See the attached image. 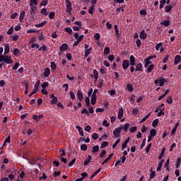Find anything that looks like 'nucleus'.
<instances>
[{"mask_svg":"<svg viewBox=\"0 0 181 181\" xmlns=\"http://www.w3.org/2000/svg\"><path fill=\"white\" fill-rule=\"evenodd\" d=\"M49 98H52V100L50 101L51 104L52 105H54L59 103V100L57 99V97L54 96V94L51 93L49 95Z\"/></svg>","mask_w":181,"mask_h":181,"instance_id":"1","label":"nucleus"},{"mask_svg":"<svg viewBox=\"0 0 181 181\" xmlns=\"http://www.w3.org/2000/svg\"><path fill=\"white\" fill-rule=\"evenodd\" d=\"M121 131H122V127L116 128L113 132V135L115 138H118L121 135Z\"/></svg>","mask_w":181,"mask_h":181,"instance_id":"2","label":"nucleus"},{"mask_svg":"<svg viewBox=\"0 0 181 181\" xmlns=\"http://www.w3.org/2000/svg\"><path fill=\"white\" fill-rule=\"evenodd\" d=\"M13 60L11 59V57H9L8 55H4V63H6L7 64H11V63H13Z\"/></svg>","mask_w":181,"mask_h":181,"instance_id":"3","label":"nucleus"},{"mask_svg":"<svg viewBox=\"0 0 181 181\" xmlns=\"http://www.w3.org/2000/svg\"><path fill=\"white\" fill-rule=\"evenodd\" d=\"M122 66L123 70H127V69L129 67V61L124 59L122 62Z\"/></svg>","mask_w":181,"mask_h":181,"instance_id":"4","label":"nucleus"},{"mask_svg":"<svg viewBox=\"0 0 181 181\" xmlns=\"http://www.w3.org/2000/svg\"><path fill=\"white\" fill-rule=\"evenodd\" d=\"M67 49H69V45H67L66 43H64L59 47V52H62V53H63L64 52H65V50H67Z\"/></svg>","mask_w":181,"mask_h":181,"instance_id":"5","label":"nucleus"},{"mask_svg":"<svg viewBox=\"0 0 181 181\" xmlns=\"http://www.w3.org/2000/svg\"><path fill=\"white\" fill-rule=\"evenodd\" d=\"M123 117H124V109L122 107H120L119 109L117 118L118 119H122Z\"/></svg>","mask_w":181,"mask_h":181,"instance_id":"6","label":"nucleus"},{"mask_svg":"<svg viewBox=\"0 0 181 181\" xmlns=\"http://www.w3.org/2000/svg\"><path fill=\"white\" fill-rule=\"evenodd\" d=\"M43 76L44 77H49V76H50V68L47 67L45 69V71L43 73Z\"/></svg>","mask_w":181,"mask_h":181,"instance_id":"7","label":"nucleus"},{"mask_svg":"<svg viewBox=\"0 0 181 181\" xmlns=\"http://www.w3.org/2000/svg\"><path fill=\"white\" fill-rule=\"evenodd\" d=\"M90 103L92 105H95V103H97V95H92L90 98Z\"/></svg>","mask_w":181,"mask_h":181,"instance_id":"8","label":"nucleus"},{"mask_svg":"<svg viewBox=\"0 0 181 181\" xmlns=\"http://www.w3.org/2000/svg\"><path fill=\"white\" fill-rule=\"evenodd\" d=\"M30 15H33V13H35V11L37 10V8L33 6L32 4H30Z\"/></svg>","mask_w":181,"mask_h":181,"instance_id":"9","label":"nucleus"},{"mask_svg":"<svg viewBox=\"0 0 181 181\" xmlns=\"http://www.w3.org/2000/svg\"><path fill=\"white\" fill-rule=\"evenodd\" d=\"M165 162V160L161 159L160 163H158V166L157 168V172H160L162 170V166L163 165V163Z\"/></svg>","mask_w":181,"mask_h":181,"instance_id":"10","label":"nucleus"},{"mask_svg":"<svg viewBox=\"0 0 181 181\" xmlns=\"http://www.w3.org/2000/svg\"><path fill=\"white\" fill-rule=\"evenodd\" d=\"M181 62V57L180 55H176L175 57V60H174V64H179V63H180Z\"/></svg>","mask_w":181,"mask_h":181,"instance_id":"11","label":"nucleus"},{"mask_svg":"<svg viewBox=\"0 0 181 181\" xmlns=\"http://www.w3.org/2000/svg\"><path fill=\"white\" fill-rule=\"evenodd\" d=\"M142 67H144V66L142 65V63H139L135 69V71H142L143 69Z\"/></svg>","mask_w":181,"mask_h":181,"instance_id":"12","label":"nucleus"},{"mask_svg":"<svg viewBox=\"0 0 181 181\" xmlns=\"http://www.w3.org/2000/svg\"><path fill=\"white\" fill-rule=\"evenodd\" d=\"M71 11H73V7H71V4H66V13L69 15H71Z\"/></svg>","mask_w":181,"mask_h":181,"instance_id":"13","label":"nucleus"},{"mask_svg":"<svg viewBox=\"0 0 181 181\" xmlns=\"http://www.w3.org/2000/svg\"><path fill=\"white\" fill-rule=\"evenodd\" d=\"M10 52V46L9 44L4 45V54H8Z\"/></svg>","mask_w":181,"mask_h":181,"instance_id":"14","label":"nucleus"},{"mask_svg":"<svg viewBox=\"0 0 181 181\" xmlns=\"http://www.w3.org/2000/svg\"><path fill=\"white\" fill-rule=\"evenodd\" d=\"M92 159L93 158H91V156L88 155V158H86V160L83 163V165L87 166V165H88V163H90V162H91Z\"/></svg>","mask_w":181,"mask_h":181,"instance_id":"15","label":"nucleus"},{"mask_svg":"<svg viewBox=\"0 0 181 181\" xmlns=\"http://www.w3.org/2000/svg\"><path fill=\"white\" fill-rule=\"evenodd\" d=\"M147 35L145 34V30H143L141 33H140V35L139 37L140 39H143L144 40H145V39H146Z\"/></svg>","mask_w":181,"mask_h":181,"instance_id":"16","label":"nucleus"},{"mask_svg":"<svg viewBox=\"0 0 181 181\" xmlns=\"http://www.w3.org/2000/svg\"><path fill=\"white\" fill-rule=\"evenodd\" d=\"M77 97L79 101H83V93H81V90H78L77 92Z\"/></svg>","mask_w":181,"mask_h":181,"instance_id":"17","label":"nucleus"},{"mask_svg":"<svg viewBox=\"0 0 181 181\" xmlns=\"http://www.w3.org/2000/svg\"><path fill=\"white\" fill-rule=\"evenodd\" d=\"M76 129H78V132L79 133V135H81V136H84V132H83V128H81V127L76 126Z\"/></svg>","mask_w":181,"mask_h":181,"instance_id":"18","label":"nucleus"},{"mask_svg":"<svg viewBox=\"0 0 181 181\" xmlns=\"http://www.w3.org/2000/svg\"><path fill=\"white\" fill-rule=\"evenodd\" d=\"M46 23H47V21H44L41 23L35 24V28H43Z\"/></svg>","mask_w":181,"mask_h":181,"instance_id":"19","label":"nucleus"},{"mask_svg":"<svg viewBox=\"0 0 181 181\" xmlns=\"http://www.w3.org/2000/svg\"><path fill=\"white\" fill-rule=\"evenodd\" d=\"M95 10V5L90 6L88 9V13H90V15H93V13H94Z\"/></svg>","mask_w":181,"mask_h":181,"instance_id":"20","label":"nucleus"},{"mask_svg":"<svg viewBox=\"0 0 181 181\" xmlns=\"http://www.w3.org/2000/svg\"><path fill=\"white\" fill-rule=\"evenodd\" d=\"M127 89L129 93H132V91H134V86H132V84L128 83L127 85Z\"/></svg>","mask_w":181,"mask_h":181,"instance_id":"21","label":"nucleus"},{"mask_svg":"<svg viewBox=\"0 0 181 181\" xmlns=\"http://www.w3.org/2000/svg\"><path fill=\"white\" fill-rule=\"evenodd\" d=\"M160 25H163V26H165L166 28H168V26L170 25V21L169 20L164 21L160 23Z\"/></svg>","mask_w":181,"mask_h":181,"instance_id":"22","label":"nucleus"},{"mask_svg":"<svg viewBox=\"0 0 181 181\" xmlns=\"http://www.w3.org/2000/svg\"><path fill=\"white\" fill-rule=\"evenodd\" d=\"M91 50H93L92 47L88 48V49L85 50V57H88L90 53H91Z\"/></svg>","mask_w":181,"mask_h":181,"instance_id":"23","label":"nucleus"},{"mask_svg":"<svg viewBox=\"0 0 181 181\" xmlns=\"http://www.w3.org/2000/svg\"><path fill=\"white\" fill-rule=\"evenodd\" d=\"M98 151H100V146H98V145L94 146L92 148L93 153H96V152H98Z\"/></svg>","mask_w":181,"mask_h":181,"instance_id":"24","label":"nucleus"},{"mask_svg":"<svg viewBox=\"0 0 181 181\" xmlns=\"http://www.w3.org/2000/svg\"><path fill=\"white\" fill-rule=\"evenodd\" d=\"M180 163H181V158H177V161L175 163V169H179V168L180 167Z\"/></svg>","mask_w":181,"mask_h":181,"instance_id":"25","label":"nucleus"},{"mask_svg":"<svg viewBox=\"0 0 181 181\" xmlns=\"http://www.w3.org/2000/svg\"><path fill=\"white\" fill-rule=\"evenodd\" d=\"M93 76L95 81H97V80H98V71H97V69H93Z\"/></svg>","mask_w":181,"mask_h":181,"instance_id":"26","label":"nucleus"},{"mask_svg":"<svg viewBox=\"0 0 181 181\" xmlns=\"http://www.w3.org/2000/svg\"><path fill=\"white\" fill-rule=\"evenodd\" d=\"M154 69H155V65L151 64V65L147 68L146 73H151V72H152V70H153Z\"/></svg>","mask_w":181,"mask_h":181,"instance_id":"27","label":"nucleus"},{"mask_svg":"<svg viewBox=\"0 0 181 181\" xmlns=\"http://www.w3.org/2000/svg\"><path fill=\"white\" fill-rule=\"evenodd\" d=\"M158 124H159V119H156L152 122V127L153 128H156V127H158Z\"/></svg>","mask_w":181,"mask_h":181,"instance_id":"28","label":"nucleus"},{"mask_svg":"<svg viewBox=\"0 0 181 181\" xmlns=\"http://www.w3.org/2000/svg\"><path fill=\"white\" fill-rule=\"evenodd\" d=\"M149 117H151V112L148 113L147 115H146L143 119H141L140 124L145 122V121H146L148 119V118H149Z\"/></svg>","mask_w":181,"mask_h":181,"instance_id":"29","label":"nucleus"},{"mask_svg":"<svg viewBox=\"0 0 181 181\" xmlns=\"http://www.w3.org/2000/svg\"><path fill=\"white\" fill-rule=\"evenodd\" d=\"M144 67L145 69H146V67H148V66H149V64H152V62H150V60L148 59H144Z\"/></svg>","mask_w":181,"mask_h":181,"instance_id":"30","label":"nucleus"},{"mask_svg":"<svg viewBox=\"0 0 181 181\" xmlns=\"http://www.w3.org/2000/svg\"><path fill=\"white\" fill-rule=\"evenodd\" d=\"M173 8V6H172V5L165 6V11L168 13H169L170 11H172V8Z\"/></svg>","mask_w":181,"mask_h":181,"instance_id":"31","label":"nucleus"},{"mask_svg":"<svg viewBox=\"0 0 181 181\" xmlns=\"http://www.w3.org/2000/svg\"><path fill=\"white\" fill-rule=\"evenodd\" d=\"M101 172V168L98 169L91 176L90 179H93V177H95L97 176V174Z\"/></svg>","mask_w":181,"mask_h":181,"instance_id":"32","label":"nucleus"},{"mask_svg":"<svg viewBox=\"0 0 181 181\" xmlns=\"http://www.w3.org/2000/svg\"><path fill=\"white\" fill-rule=\"evenodd\" d=\"M150 136H156V129H152L151 131H150Z\"/></svg>","mask_w":181,"mask_h":181,"instance_id":"33","label":"nucleus"},{"mask_svg":"<svg viewBox=\"0 0 181 181\" xmlns=\"http://www.w3.org/2000/svg\"><path fill=\"white\" fill-rule=\"evenodd\" d=\"M105 155H107V151H105V149L102 150V152L99 154V158H104V156H105Z\"/></svg>","mask_w":181,"mask_h":181,"instance_id":"34","label":"nucleus"},{"mask_svg":"<svg viewBox=\"0 0 181 181\" xmlns=\"http://www.w3.org/2000/svg\"><path fill=\"white\" fill-rule=\"evenodd\" d=\"M110 52H111V49H110V47H105V49H104V54L105 55L110 54Z\"/></svg>","mask_w":181,"mask_h":181,"instance_id":"35","label":"nucleus"},{"mask_svg":"<svg viewBox=\"0 0 181 181\" xmlns=\"http://www.w3.org/2000/svg\"><path fill=\"white\" fill-rule=\"evenodd\" d=\"M152 146V143H150L146 147V153H149V151H151V148Z\"/></svg>","mask_w":181,"mask_h":181,"instance_id":"36","label":"nucleus"},{"mask_svg":"<svg viewBox=\"0 0 181 181\" xmlns=\"http://www.w3.org/2000/svg\"><path fill=\"white\" fill-rule=\"evenodd\" d=\"M108 146V141H103L102 144H101V146H100V149H104V148Z\"/></svg>","mask_w":181,"mask_h":181,"instance_id":"37","label":"nucleus"},{"mask_svg":"<svg viewBox=\"0 0 181 181\" xmlns=\"http://www.w3.org/2000/svg\"><path fill=\"white\" fill-rule=\"evenodd\" d=\"M51 69L52 70H56L57 69V65H56V62H51Z\"/></svg>","mask_w":181,"mask_h":181,"instance_id":"38","label":"nucleus"},{"mask_svg":"<svg viewBox=\"0 0 181 181\" xmlns=\"http://www.w3.org/2000/svg\"><path fill=\"white\" fill-rule=\"evenodd\" d=\"M165 107L161 109L160 112H158V117H162V115H165Z\"/></svg>","mask_w":181,"mask_h":181,"instance_id":"39","label":"nucleus"},{"mask_svg":"<svg viewBox=\"0 0 181 181\" xmlns=\"http://www.w3.org/2000/svg\"><path fill=\"white\" fill-rule=\"evenodd\" d=\"M25 11H22L20 14V16H19V21L20 22H22L23 18H25Z\"/></svg>","mask_w":181,"mask_h":181,"instance_id":"40","label":"nucleus"},{"mask_svg":"<svg viewBox=\"0 0 181 181\" xmlns=\"http://www.w3.org/2000/svg\"><path fill=\"white\" fill-rule=\"evenodd\" d=\"M165 78H160V82H159V86L160 87H163V84H165Z\"/></svg>","mask_w":181,"mask_h":181,"instance_id":"41","label":"nucleus"},{"mask_svg":"<svg viewBox=\"0 0 181 181\" xmlns=\"http://www.w3.org/2000/svg\"><path fill=\"white\" fill-rule=\"evenodd\" d=\"M103 86H104V80H100L97 87L98 88H103Z\"/></svg>","mask_w":181,"mask_h":181,"instance_id":"42","label":"nucleus"},{"mask_svg":"<svg viewBox=\"0 0 181 181\" xmlns=\"http://www.w3.org/2000/svg\"><path fill=\"white\" fill-rule=\"evenodd\" d=\"M64 30H65V32H66L69 35H71L73 33V30L70 28H65Z\"/></svg>","mask_w":181,"mask_h":181,"instance_id":"43","label":"nucleus"},{"mask_svg":"<svg viewBox=\"0 0 181 181\" xmlns=\"http://www.w3.org/2000/svg\"><path fill=\"white\" fill-rule=\"evenodd\" d=\"M38 50L39 52H40V50H42V52H46V50H47V47H46V45H43L38 49Z\"/></svg>","mask_w":181,"mask_h":181,"instance_id":"44","label":"nucleus"},{"mask_svg":"<svg viewBox=\"0 0 181 181\" xmlns=\"http://www.w3.org/2000/svg\"><path fill=\"white\" fill-rule=\"evenodd\" d=\"M13 53L14 56H18V54H19V53H21V52L19 51V49L15 48L13 51Z\"/></svg>","mask_w":181,"mask_h":181,"instance_id":"45","label":"nucleus"},{"mask_svg":"<svg viewBox=\"0 0 181 181\" xmlns=\"http://www.w3.org/2000/svg\"><path fill=\"white\" fill-rule=\"evenodd\" d=\"M119 142H121V139H117L115 141V143L112 145L113 149H115V148H117V145H118V144H119Z\"/></svg>","mask_w":181,"mask_h":181,"instance_id":"46","label":"nucleus"},{"mask_svg":"<svg viewBox=\"0 0 181 181\" xmlns=\"http://www.w3.org/2000/svg\"><path fill=\"white\" fill-rule=\"evenodd\" d=\"M147 12H146V10H144V9H141L140 11H139V14L140 15H142L143 16H145L147 15Z\"/></svg>","mask_w":181,"mask_h":181,"instance_id":"47","label":"nucleus"},{"mask_svg":"<svg viewBox=\"0 0 181 181\" xmlns=\"http://www.w3.org/2000/svg\"><path fill=\"white\" fill-rule=\"evenodd\" d=\"M107 59L110 62H114V60H115V56L108 55Z\"/></svg>","mask_w":181,"mask_h":181,"instance_id":"48","label":"nucleus"},{"mask_svg":"<svg viewBox=\"0 0 181 181\" xmlns=\"http://www.w3.org/2000/svg\"><path fill=\"white\" fill-rule=\"evenodd\" d=\"M39 86H40V80L37 81L34 86V88H36L37 90H39Z\"/></svg>","mask_w":181,"mask_h":181,"instance_id":"49","label":"nucleus"},{"mask_svg":"<svg viewBox=\"0 0 181 181\" xmlns=\"http://www.w3.org/2000/svg\"><path fill=\"white\" fill-rule=\"evenodd\" d=\"M47 0H42L41 3L40 4V6H46L47 5Z\"/></svg>","mask_w":181,"mask_h":181,"instance_id":"50","label":"nucleus"},{"mask_svg":"<svg viewBox=\"0 0 181 181\" xmlns=\"http://www.w3.org/2000/svg\"><path fill=\"white\" fill-rule=\"evenodd\" d=\"M107 69L106 67H104V66H102L100 69V73L101 74H105V70Z\"/></svg>","mask_w":181,"mask_h":181,"instance_id":"51","label":"nucleus"},{"mask_svg":"<svg viewBox=\"0 0 181 181\" xmlns=\"http://www.w3.org/2000/svg\"><path fill=\"white\" fill-rule=\"evenodd\" d=\"M35 47H36V49H39V48L40 47V46L39 44H37V43H33V44H32L31 48H32V49H35Z\"/></svg>","mask_w":181,"mask_h":181,"instance_id":"52","label":"nucleus"},{"mask_svg":"<svg viewBox=\"0 0 181 181\" xmlns=\"http://www.w3.org/2000/svg\"><path fill=\"white\" fill-rule=\"evenodd\" d=\"M86 107H90V98L87 97L85 100Z\"/></svg>","mask_w":181,"mask_h":181,"instance_id":"53","label":"nucleus"},{"mask_svg":"<svg viewBox=\"0 0 181 181\" xmlns=\"http://www.w3.org/2000/svg\"><path fill=\"white\" fill-rule=\"evenodd\" d=\"M128 128H129V123L125 124L124 127H122V129H124V131L127 132L128 131Z\"/></svg>","mask_w":181,"mask_h":181,"instance_id":"54","label":"nucleus"},{"mask_svg":"<svg viewBox=\"0 0 181 181\" xmlns=\"http://www.w3.org/2000/svg\"><path fill=\"white\" fill-rule=\"evenodd\" d=\"M54 16H55L54 11L49 13V19H54Z\"/></svg>","mask_w":181,"mask_h":181,"instance_id":"55","label":"nucleus"},{"mask_svg":"<svg viewBox=\"0 0 181 181\" xmlns=\"http://www.w3.org/2000/svg\"><path fill=\"white\" fill-rule=\"evenodd\" d=\"M69 95H70L71 100H75V98H76V95H74V92L70 91V92H69Z\"/></svg>","mask_w":181,"mask_h":181,"instance_id":"56","label":"nucleus"},{"mask_svg":"<svg viewBox=\"0 0 181 181\" xmlns=\"http://www.w3.org/2000/svg\"><path fill=\"white\" fill-rule=\"evenodd\" d=\"M168 104H172L173 103V100L172 99V96H169L166 100Z\"/></svg>","mask_w":181,"mask_h":181,"instance_id":"57","label":"nucleus"},{"mask_svg":"<svg viewBox=\"0 0 181 181\" xmlns=\"http://www.w3.org/2000/svg\"><path fill=\"white\" fill-rule=\"evenodd\" d=\"M20 64L19 62H16L12 68L13 70H18V67H19Z\"/></svg>","mask_w":181,"mask_h":181,"instance_id":"58","label":"nucleus"},{"mask_svg":"<svg viewBox=\"0 0 181 181\" xmlns=\"http://www.w3.org/2000/svg\"><path fill=\"white\" fill-rule=\"evenodd\" d=\"M47 86H49L48 82H44L42 84H41V87L42 89H46V87H47Z\"/></svg>","mask_w":181,"mask_h":181,"instance_id":"59","label":"nucleus"},{"mask_svg":"<svg viewBox=\"0 0 181 181\" xmlns=\"http://www.w3.org/2000/svg\"><path fill=\"white\" fill-rule=\"evenodd\" d=\"M136 129H138V127L136 126L132 127L130 129L131 134H134V132H135V131H136Z\"/></svg>","mask_w":181,"mask_h":181,"instance_id":"60","label":"nucleus"},{"mask_svg":"<svg viewBox=\"0 0 181 181\" xmlns=\"http://www.w3.org/2000/svg\"><path fill=\"white\" fill-rule=\"evenodd\" d=\"M13 33V27H11L7 31V35H12Z\"/></svg>","mask_w":181,"mask_h":181,"instance_id":"61","label":"nucleus"},{"mask_svg":"<svg viewBox=\"0 0 181 181\" xmlns=\"http://www.w3.org/2000/svg\"><path fill=\"white\" fill-rule=\"evenodd\" d=\"M169 60V55L166 54L165 57L163 59V63H166Z\"/></svg>","mask_w":181,"mask_h":181,"instance_id":"62","label":"nucleus"},{"mask_svg":"<svg viewBox=\"0 0 181 181\" xmlns=\"http://www.w3.org/2000/svg\"><path fill=\"white\" fill-rule=\"evenodd\" d=\"M81 114H87L88 115H90L88 110H87V108H84L81 110Z\"/></svg>","mask_w":181,"mask_h":181,"instance_id":"63","label":"nucleus"},{"mask_svg":"<svg viewBox=\"0 0 181 181\" xmlns=\"http://www.w3.org/2000/svg\"><path fill=\"white\" fill-rule=\"evenodd\" d=\"M81 149L82 151H86V150L87 149V144H82V145L81 146Z\"/></svg>","mask_w":181,"mask_h":181,"instance_id":"64","label":"nucleus"}]
</instances>
